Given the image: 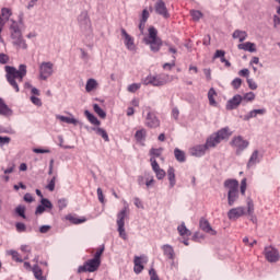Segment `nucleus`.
<instances>
[{
	"label": "nucleus",
	"mask_w": 280,
	"mask_h": 280,
	"mask_svg": "<svg viewBox=\"0 0 280 280\" xmlns=\"http://www.w3.org/2000/svg\"><path fill=\"white\" fill-rule=\"evenodd\" d=\"M177 231H178L180 237L191 236V231H189V229H187V225H185V222H182V224H179L177 226Z\"/></svg>",
	"instance_id": "29"
},
{
	"label": "nucleus",
	"mask_w": 280,
	"mask_h": 280,
	"mask_svg": "<svg viewBox=\"0 0 280 280\" xmlns=\"http://www.w3.org/2000/svg\"><path fill=\"white\" fill-rule=\"evenodd\" d=\"M220 143L221 142L214 132L211 133L206 140V147L208 148V150H211L212 148H218Z\"/></svg>",
	"instance_id": "21"
},
{
	"label": "nucleus",
	"mask_w": 280,
	"mask_h": 280,
	"mask_svg": "<svg viewBox=\"0 0 280 280\" xmlns=\"http://www.w3.org/2000/svg\"><path fill=\"white\" fill-rule=\"evenodd\" d=\"M15 229H16L18 233H25V231H27V226L23 222H18L15 224Z\"/></svg>",
	"instance_id": "51"
},
{
	"label": "nucleus",
	"mask_w": 280,
	"mask_h": 280,
	"mask_svg": "<svg viewBox=\"0 0 280 280\" xmlns=\"http://www.w3.org/2000/svg\"><path fill=\"white\" fill-rule=\"evenodd\" d=\"M162 250L164 253V256L167 257V259L173 260L174 259V247L172 245L166 244L162 246Z\"/></svg>",
	"instance_id": "28"
},
{
	"label": "nucleus",
	"mask_w": 280,
	"mask_h": 280,
	"mask_svg": "<svg viewBox=\"0 0 280 280\" xmlns=\"http://www.w3.org/2000/svg\"><path fill=\"white\" fill-rule=\"evenodd\" d=\"M254 214H255V203H253V200H248L247 201V215H249V218H253Z\"/></svg>",
	"instance_id": "44"
},
{
	"label": "nucleus",
	"mask_w": 280,
	"mask_h": 280,
	"mask_svg": "<svg viewBox=\"0 0 280 280\" xmlns=\"http://www.w3.org/2000/svg\"><path fill=\"white\" fill-rule=\"evenodd\" d=\"M150 162H151V167H152L153 172L161 170V166L159 165V162H156V159L151 158Z\"/></svg>",
	"instance_id": "56"
},
{
	"label": "nucleus",
	"mask_w": 280,
	"mask_h": 280,
	"mask_svg": "<svg viewBox=\"0 0 280 280\" xmlns=\"http://www.w3.org/2000/svg\"><path fill=\"white\" fill-rule=\"evenodd\" d=\"M224 56H226V51L218 49V50H215V52L213 55V60L220 58V62L225 65V67H231V61H229L226 58H224Z\"/></svg>",
	"instance_id": "22"
},
{
	"label": "nucleus",
	"mask_w": 280,
	"mask_h": 280,
	"mask_svg": "<svg viewBox=\"0 0 280 280\" xmlns=\"http://www.w3.org/2000/svg\"><path fill=\"white\" fill-rule=\"evenodd\" d=\"M11 38L12 37H16V36H21V27H19V23H16V21H13L12 24H11Z\"/></svg>",
	"instance_id": "40"
},
{
	"label": "nucleus",
	"mask_w": 280,
	"mask_h": 280,
	"mask_svg": "<svg viewBox=\"0 0 280 280\" xmlns=\"http://www.w3.org/2000/svg\"><path fill=\"white\" fill-rule=\"evenodd\" d=\"M242 97L246 102H253L255 100V93L248 92V93H245L244 96H242Z\"/></svg>",
	"instance_id": "57"
},
{
	"label": "nucleus",
	"mask_w": 280,
	"mask_h": 280,
	"mask_svg": "<svg viewBox=\"0 0 280 280\" xmlns=\"http://www.w3.org/2000/svg\"><path fill=\"white\" fill-rule=\"evenodd\" d=\"M105 248L104 245H101L92 259H89L82 266H79L77 270L78 275H82V272H96V270L100 269V266H102V255L104 254Z\"/></svg>",
	"instance_id": "2"
},
{
	"label": "nucleus",
	"mask_w": 280,
	"mask_h": 280,
	"mask_svg": "<svg viewBox=\"0 0 280 280\" xmlns=\"http://www.w3.org/2000/svg\"><path fill=\"white\" fill-rule=\"evenodd\" d=\"M162 152H163V149H161V148H160V149H154V148H152V149L150 150L151 156H155V158L161 156Z\"/></svg>",
	"instance_id": "58"
},
{
	"label": "nucleus",
	"mask_w": 280,
	"mask_h": 280,
	"mask_svg": "<svg viewBox=\"0 0 280 280\" xmlns=\"http://www.w3.org/2000/svg\"><path fill=\"white\" fill-rule=\"evenodd\" d=\"M10 62V57L5 54H0V65H8Z\"/></svg>",
	"instance_id": "61"
},
{
	"label": "nucleus",
	"mask_w": 280,
	"mask_h": 280,
	"mask_svg": "<svg viewBox=\"0 0 280 280\" xmlns=\"http://www.w3.org/2000/svg\"><path fill=\"white\" fill-rule=\"evenodd\" d=\"M92 130L98 135V137H102L104 141L108 142L110 141V138H108V132H106V129L101 128V127H93Z\"/></svg>",
	"instance_id": "30"
},
{
	"label": "nucleus",
	"mask_w": 280,
	"mask_h": 280,
	"mask_svg": "<svg viewBox=\"0 0 280 280\" xmlns=\"http://www.w3.org/2000/svg\"><path fill=\"white\" fill-rule=\"evenodd\" d=\"M230 145L235 149L236 156L242 155L244 150H247L250 145V142L242 136H234L230 142Z\"/></svg>",
	"instance_id": "7"
},
{
	"label": "nucleus",
	"mask_w": 280,
	"mask_h": 280,
	"mask_svg": "<svg viewBox=\"0 0 280 280\" xmlns=\"http://www.w3.org/2000/svg\"><path fill=\"white\" fill-rule=\"evenodd\" d=\"M4 69L7 72V82H9L10 86H12L14 91L19 93V82H23V78L27 75V66L20 65L18 70L12 66H5Z\"/></svg>",
	"instance_id": "1"
},
{
	"label": "nucleus",
	"mask_w": 280,
	"mask_h": 280,
	"mask_svg": "<svg viewBox=\"0 0 280 280\" xmlns=\"http://www.w3.org/2000/svg\"><path fill=\"white\" fill-rule=\"evenodd\" d=\"M242 102H244V97H242L240 94H235L226 102L225 108L226 110H236V108H240Z\"/></svg>",
	"instance_id": "11"
},
{
	"label": "nucleus",
	"mask_w": 280,
	"mask_h": 280,
	"mask_svg": "<svg viewBox=\"0 0 280 280\" xmlns=\"http://www.w3.org/2000/svg\"><path fill=\"white\" fill-rule=\"evenodd\" d=\"M68 220L71 224H83V222H86V219H79L73 215L68 217Z\"/></svg>",
	"instance_id": "48"
},
{
	"label": "nucleus",
	"mask_w": 280,
	"mask_h": 280,
	"mask_svg": "<svg viewBox=\"0 0 280 280\" xmlns=\"http://www.w3.org/2000/svg\"><path fill=\"white\" fill-rule=\"evenodd\" d=\"M144 116V126L147 128L156 129L161 127V119L156 116V110L152 109V107L147 106L143 109Z\"/></svg>",
	"instance_id": "4"
},
{
	"label": "nucleus",
	"mask_w": 280,
	"mask_h": 280,
	"mask_svg": "<svg viewBox=\"0 0 280 280\" xmlns=\"http://www.w3.org/2000/svg\"><path fill=\"white\" fill-rule=\"evenodd\" d=\"M215 97H218V92H215V89L211 88L208 91V100L210 106H218V102H215Z\"/></svg>",
	"instance_id": "31"
},
{
	"label": "nucleus",
	"mask_w": 280,
	"mask_h": 280,
	"mask_svg": "<svg viewBox=\"0 0 280 280\" xmlns=\"http://www.w3.org/2000/svg\"><path fill=\"white\" fill-rule=\"evenodd\" d=\"M145 137H148V131L145 129L137 130L135 133V139L138 141V143H141V141H145Z\"/></svg>",
	"instance_id": "33"
},
{
	"label": "nucleus",
	"mask_w": 280,
	"mask_h": 280,
	"mask_svg": "<svg viewBox=\"0 0 280 280\" xmlns=\"http://www.w3.org/2000/svg\"><path fill=\"white\" fill-rule=\"evenodd\" d=\"M46 209H54V203L47 198H42L40 205L35 210V215H43Z\"/></svg>",
	"instance_id": "13"
},
{
	"label": "nucleus",
	"mask_w": 280,
	"mask_h": 280,
	"mask_svg": "<svg viewBox=\"0 0 280 280\" xmlns=\"http://www.w3.org/2000/svg\"><path fill=\"white\" fill-rule=\"evenodd\" d=\"M231 86L237 91L238 89H241L242 86V79L241 78H235L232 82H231Z\"/></svg>",
	"instance_id": "50"
},
{
	"label": "nucleus",
	"mask_w": 280,
	"mask_h": 280,
	"mask_svg": "<svg viewBox=\"0 0 280 280\" xmlns=\"http://www.w3.org/2000/svg\"><path fill=\"white\" fill-rule=\"evenodd\" d=\"M170 75L161 73V74H149L142 80V84L144 86H165V84L168 82Z\"/></svg>",
	"instance_id": "5"
},
{
	"label": "nucleus",
	"mask_w": 280,
	"mask_h": 280,
	"mask_svg": "<svg viewBox=\"0 0 280 280\" xmlns=\"http://www.w3.org/2000/svg\"><path fill=\"white\" fill-rule=\"evenodd\" d=\"M120 34L125 38L124 44L127 47V49L129 51H136L137 46L135 45V38L132 36H130V34H128V32H126V28H121Z\"/></svg>",
	"instance_id": "10"
},
{
	"label": "nucleus",
	"mask_w": 280,
	"mask_h": 280,
	"mask_svg": "<svg viewBox=\"0 0 280 280\" xmlns=\"http://www.w3.org/2000/svg\"><path fill=\"white\" fill-rule=\"evenodd\" d=\"M257 163H260V160H259V151L258 150H255L248 162H247V170H250V167H255V165H257Z\"/></svg>",
	"instance_id": "26"
},
{
	"label": "nucleus",
	"mask_w": 280,
	"mask_h": 280,
	"mask_svg": "<svg viewBox=\"0 0 280 280\" xmlns=\"http://www.w3.org/2000/svg\"><path fill=\"white\" fill-rule=\"evenodd\" d=\"M32 272H33L35 279L45 280V278L43 277V269H40L38 265L33 266Z\"/></svg>",
	"instance_id": "39"
},
{
	"label": "nucleus",
	"mask_w": 280,
	"mask_h": 280,
	"mask_svg": "<svg viewBox=\"0 0 280 280\" xmlns=\"http://www.w3.org/2000/svg\"><path fill=\"white\" fill-rule=\"evenodd\" d=\"M154 173H155L158 180H163V178H165V176L167 174V173H165V170H163V168H159Z\"/></svg>",
	"instance_id": "54"
},
{
	"label": "nucleus",
	"mask_w": 280,
	"mask_h": 280,
	"mask_svg": "<svg viewBox=\"0 0 280 280\" xmlns=\"http://www.w3.org/2000/svg\"><path fill=\"white\" fill-rule=\"evenodd\" d=\"M78 22L80 27H82L83 30H88V27H91V18H89V12L82 11L78 16Z\"/></svg>",
	"instance_id": "16"
},
{
	"label": "nucleus",
	"mask_w": 280,
	"mask_h": 280,
	"mask_svg": "<svg viewBox=\"0 0 280 280\" xmlns=\"http://www.w3.org/2000/svg\"><path fill=\"white\" fill-rule=\"evenodd\" d=\"M199 226L201 231L205 233H209V235H218V232L211 228V223H209V220L201 218L199 221Z\"/></svg>",
	"instance_id": "18"
},
{
	"label": "nucleus",
	"mask_w": 280,
	"mask_h": 280,
	"mask_svg": "<svg viewBox=\"0 0 280 280\" xmlns=\"http://www.w3.org/2000/svg\"><path fill=\"white\" fill-rule=\"evenodd\" d=\"M97 89V80L95 79H89L85 84V91L86 93H91Z\"/></svg>",
	"instance_id": "32"
},
{
	"label": "nucleus",
	"mask_w": 280,
	"mask_h": 280,
	"mask_svg": "<svg viewBox=\"0 0 280 280\" xmlns=\"http://www.w3.org/2000/svg\"><path fill=\"white\" fill-rule=\"evenodd\" d=\"M84 116L90 121V124H92V126H101L102 122L100 121V119H97V117H95V115L90 113L89 109L84 110Z\"/></svg>",
	"instance_id": "27"
},
{
	"label": "nucleus",
	"mask_w": 280,
	"mask_h": 280,
	"mask_svg": "<svg viewBox=\"0 0 280 280\" xmlns=\"http://www.w3.org/2000/svg\"><path fill=\"white\" fill-rule=\"evenodd\" d=\"M31 102L35 105V106H43V101H40V98L36 97V96H31Z\"/></svg>",
	"instance_id": "63"
},
{
	"label": "nucleus",
	"mask_w": 280,
	"mask_h": 280,
	"mask_svg": "<svg viewBox=\"0 0 280 280\" xmlns=\"http://www.w3.org/2000/svg\"><path fill=\"white\" fill-rule=\"evenodd\" d=\"M247 84L250 91H257V82H255V80L247 78Z\"/></svg>",
	"instance_id": "59"
},
{
	"label": "nucleus",
	"mask_w": 280,
	"mask_h": 280,
	"mask_svg": "<svg viewBox=\"0 0 280 280\" xmlns=\"http://www.w3.org/2000/svg\"><path fill=\"white\" fill-rule=\"evenodd\" d=\"M155 12L164 19H170V11H167V7L165 5V2L163 0H159L155 3Z\"/></svg>",
	"instance_id": "17"
},
{
	"label": "nucleus",
	"mask_w": 280,
	"mask_h": 280,
	"mask_svg": "<svg viewBox=\"0 0 280 280\" xmlns=\"http://www.w3.org/2000/svg\"><path fill=\"white\" fill-rule=\"evenodd\" d=\"M54 75V63L51 61H43L39 65V79L49 80Z\"/></svg>",
	"instance_id": "8"
},
{
	"label": "nucleus",
	"mask_w": 280,
	"mask_h": 280,
	"mask_svg": "<svg viewBox=\"0 0 280 280\" xmlns=\"http://www.w3.org/2000/svg\"><path fill=\"white\" fill-rule=\"evenodd\" d=\"M144 43L145 45H150V49L151 51H153V54H159V51H161V47H163V40L161 38L159 39L144 38Z\"/></svg>",
	"instance_id": "15"
},
{
	"label": "nucleus",
	"mask_w": 280,
	"mask_h": 280,
	"mask_svg": "<svg viewBox=\"0 0 280 280\" xmlns=\"http://www.w3.org/2000/svg\"><path fill=\"white\" fill-rule=\"evenodd\" d=\"M190 16L192 18V21H200L202 19V12L198 10H192L190 12Z\"/></svg>",
	"instance_id": "47"
},
{
	"label": "nucleus",
	"mask_w": 280,
	"mask_h": 280,
	"mask_svg": "<svg viewBox=\"0 0 280 280\" xmlns=\"http://www.w3.org/2000/svg\"><path fill=\"white\" fill-rule=\"evenodd\" d=\"M159 37V31L154 26L149 27V38L147 40H156Z\"/></svg>",
	"instance_id": "42"
},
{
	"label": "nucleus",
	"mask_w": 280,
	"mask_h": 280,
	"mask_svg": "<svg viewBox=\"0 0 280 280\" xmlns=\"http://www.w3.org/2000/svg\"><path fill=\"white\" fill-rule=\"evenodd\" d=\"M57 119H60L63 124H72L73 126H78V119H75V118L57 115Z\"/></svg>",
	"instance_id": "41"
},
{
	"label": "nucleus",
	"mask_w": 280,
	"mask_h": 280,
	"mask_svg": "<svg viewBox=\"0 0 280 280\" xmlns=\"http://www.w3.org/2000/svg\"><path fill=\"white\" fill-rule=\"evenodd\" d=\"M241 194L242 196H246V178L241 180Z\"/></svg>",
	"instance_id": "62"
},
{
	"label": "nucleus",
	"mask_w": 280,
	"mask_h": 280,
	"mask_svg": "<svg viewBox=\"0 0 280 280\" xmlns=\"http://www.w3.org/2000/svg\"><path fill=\"white\" fill-rule=\"evenodd\" d=\"M265 259L269 261V264H277L280 259L279 249L272 246H266L264 250Z\"/></svg>",
	"instance_id": "9"
},
{
	"label": "nucleus",
	"mask_w": 280,
	"mask_h": 280,
	"mask_svg": "<svg viewBox=\"0 0 280 280\" xmlns=\"http://www.w3.org/2000/svg\"><path fill=\"white\" fill-rule=\"evenodd\" d=\"M15 213H16V215H19L20 218H23V220H25V218H27V217L25 215V206H18V207L15 208Z\"/></svg>",
	"instance_id": "45"
},
{
	"label": "nucleus",
	"mask_w": 280,
	"mask_h": 280,
	"mask_svg": "<svg viewBox=\"0 0 280 280\" xmlns=\"http://www.w3.org/2000/svg\"><path fill=\"white\" fill-rule=\"evenodd\" d=\"M242 215H246V208L244 207L232 208L228 211V218L232 221L240 220Z\"/></svg>",
	"instance_id": "12"
},
{
	"label": "nucleus",
	"mask_w": 280,
	"mask_h": 280,
	"mask_svg": "<svg viewBox=\"0 0 280 280\" xmlns=\"http://www.w3.org/2000/svg\"><path fill=\"white\" fill-rule=\"evenodd\" d=\"M217 136V139L222 143V141H229V139L233 136V131H231V128L223 127L217 132H214Z\"/></svg>",
	"instance_id": "14"
},
{
	"label": "nucleus",
	"mask_w": 280,
	"mask_h": 280,
	"mask_svg": "<svg viewBox=\"0 0 280 280\" xmlns=\"http://www.w3.org/2000/svg\"><path fill=\"white\" fill-rule=\"evenodd\" d=\"M0 115H12V109L5 105V102H3V98L0 97Z\"/></svg>",
	"instance_id": "38"
},
{
	"label": "nucleus",
	"mask_w": 280,
	"mask_h": 280,
	"mask_svg": "<svg viewBox=\"0 0 280 280\" xmlns=\"http://www.w3.org/2000/svg\"><path fill=\"white\" fill-rule=\"evenodd\" d=\"M207 150H209L207 144H197L190 149V154L191 156L197 158L205 156V154H207Z\"/></svg>",
	"instance_id": "19"
},
{
	"label": "nucleus",
	"mask_w": 280,
	"mask_h": 280,
	"mask_svg": "<svg viewBox=\"0 0 280 280\" xmlns=\"http://www.w3.org/2000/svg\"><path fill=\"white\" fill-rule=\"evenodd\" d=\"M141 89V83H132L128 86L129 93H137Z\"/></svg>",
	"instance_id": "52"
},
{
	"label": "nucleus",
	"mask_w": 280,
	"mask_h": 280,
	"mask_svg": "<svg viewBox=\"0 0 280 280\" xmlns=\"http://www.w3.org/2000/svg\"><path fill=\"white\" fill-rule=\"evenodd\" d=\"M126 218H128V207H125L117 213L116 224L118 226L117 231L121 240H128V234H126Z\"/></svg>",
	"instance_id": "6"
},
{
	"label": "nucleus",
	"mask_w": 280,
	"mask_h": 280,
	"mask_svg": "<svg viewBox=\"0 0 280 280\" xmlns=\"http://www.w3.org/2000/svg\"><path fill=\"white\" fill-rule=\"evenodd\" d=\"M148 19H150V11H148V9H144L142 11V16L141 20L143 23H148Z\"/></svg>",
	"instance_id": "60"
},
{
	"label": "nucleus",
	"mask_w": 280,
	"mask_h": 280,
	"mask_svg": "<svg viewBox=\"0 0 280 280\" xmlns=\"http://www.w3.org/2000/svg\"><path fill=\"white\" fill-rule=\"evenodd\" d=\"M174 155L176 161H178V163H185V161H187V158L185 156V152L178 148L174 150Z\"/></svg>",
	"instance_id": "34"
},
{
	"label": "nucleus",
	"mask_w": 280,
	"mask_h": 280,
	"mask_svg": "<svg viewBox=\"0 0 280 280\" xmlns=\"http://www.w3.org/2000/svg\"><path fill=\"white\" fill-rule=\"evenodd\" d=\"M93 110L98 115V117H101V119H106V112H104L97 103L93 105Z\"/></svg>",
	"instance_id": "43"
},
{
	"label": "nucleus",
	"mask_w": 280,
	"mask_h": 280,
	"mask_svg": "<svg viewBox=\"0 0 280 280\" xmlns=\"http://www.w3.org/2000/svg\"><path fill=\"white\" fill-rule=\"evenodd\" d=\"M13 39V45L18 47L19 49H27V43L23 38V34L16 35L15 37H12Z\"/></svg>",
	"instance_id": "24"
},
{
	"label": "nucleus",
	"mask_w": 280,
	"mask_h": 280,
	"mask_svg": "<svg viewBox=\"0 0 280 280\" xmlns=\"http://www.w3.org/2000/svg\"><path fill=\"white\" fill-rule=\"evenodd\" d=\"M133 264H135V272L136 275H140V272H143V266L141 264V257L139 256H136L135 259H133Z\"/></svg>",
	"instance_id": "37"
},
{
	"label": "nucleus",
	"mask_w": 280,
	"mask_h": 280,
	"mask_svg": "<svg viewBox=\"0 0 280 280\" xmlns=\"http://www.w3.org/2000/svg\"><path fill=\"white\" fill-rule=\"evenodd\" d=\"M7 255L12 257L13 261H16L18 264H23V258H21V255L19 254V252L14 249H9L7 250Z\"/></svg>",
	"instance_id": "36"
},
{
	"label": "nucleus",
	"mask_w": 280,
	"mask_h": 280,
	"mask_svg": "<svg viewBox=\"0 0 280 280\" xmlns=\"http://www.w3.org/2000/svg\"><path fill=\"white\" fill-rule=\"evenodd\" d=\"M225 189L228 191V205L229 207H233L237 200H240V182L237 179H226L224 182Z\"/></svg>",
	"instance_id": "3"
},
{
	"label": "nucleus",
	"mask_w": 280,
	"mask_h": 280,
	"mask_svg": "<svg viewBox=\"0 0 280 280\" xmlns=\"http://www.w3.org/2000/svg\"><path fill=\"white\" fill-rule=\"evenodd\" d=\"M49 231H51V225H42L39 226V233H49Z\"/></svg>",
	"instance_id": "64"
},
{
	"label": "nucleus",
	"mask_w": 280,
	"mask_h": 280,
	"mask_svg": "<svg viewBox=\"0 0 280 280\" xmlns=\"http://www.w3.org/2000/svg\"><path fill=\"white\" fill-rule=\"evenodd\" d=\"M1 16H3L5 21H10V16H12V11L9 8H2Z\"/></svg>",
	"instance_id": "46"
},
{
	"label": "nucleus",
	"mask_w": 280,
	"mask_h": 280,
	"mask_svg": "<svg viewBox=\"0 0 280 280\" xmlns=\"http://www.w3.org/2000/svg\"><path fill=\"white\" fill-rule=\"evenodd\" d=\"M46 189H48V191H54V189H56V176H54L48 185L46 186Z\"/></svg>",
	"instance_id": "55"
},
{
	"label": "nucleus",
	"mask_w": 280,
	"mask_h": 280,
	"mask_svg": "<svg viewBox=\"0 0 280 280\" xmlns=\"http://www.w3.org/2000/svg\"><path fill=\"white\" fill-rule=\"evenodd\" d=\"M57 205L59 211H62V209H67V205H69V202L67 201V199L62 198L57 201Z\"/></svg>",
	"instance_id": "53"
},
{
	"label": "nucleus",
	"mask_w": 280,
	"mask_h": 280,
	"mask_svg": "<svg viewBox=\"0 0 280 280\" xmlns=\"http://www.w3.org/2000/svg\"><path fill=\"white\" fill-rule=\"evenodd\" d=\"M257 115H266V108L250 110L248 114L244 116V121H250V119H255Z\"/></svg>",
	"instance_id": "25"
},
{
	"label": "nucleus",
	"mask_w": 280,
	"mask_h": 280,
	"mask_svg": "<svg viewBox=\"0 0 280 280\" xmlns=\"http://www.w3.org/2000/svg\"><path fill=\"white\" fill-rule=\"evenodd\" d=\"M233 38H238L240 43H244V40H246V38L248 37V34L246 33V31H240L236 30L233 33Z\"/></svg>",
	"instance_id": "35"
},
{
	"label": "nucleus",
	"mask_w": 280,
	"mask_h": 280,
	"mask_svg": "<svg viewBox=\"0 0 280 280\" xmlns=\"http://www.w3.org/2000/svg\"><path fill=\"white\" fill-rule=\"evenodd\" d=\"M176 67V56H173L172 62H166L163 65V69H167L168 71H172Z\"/></svg>",
	"instance_id": "49"
},
{
	"label": "nucleus",
	"mask_w": 280,
	"mask_h": 280,
	"mask_svg": "<svg viewBox=\"0 0 280 280\" xmlns=\"http://www.w3.org/2000/svg\"><path fill=\"white\" fill-rule=\"evenodd\" d=\"M238 49H242L243 51H249L250 54H255L257 51V46L255 43L252 42H246L243 44H238Z\"/></svg>",
	"instance_id": "23"
},
{
	"label": "nucleus",
	"mask_w": 280,
	"mask_h": 280,
	"mask_svg": "<svg viewBox=\"0 0 280 280\" xmlns=\"http://www.w3.org/2000/svg\"><path fill=\"white\" fill-rule=\"evenodd\" d=\"M166 176L168 178L170 189H174V187H176V170L174 168V166L168 167V170L166 172Z\"/></svg>",
	"instance_id": "20"
}]
</instances>
